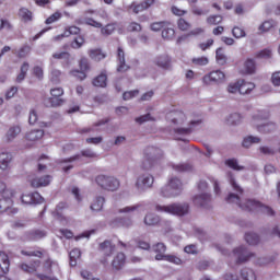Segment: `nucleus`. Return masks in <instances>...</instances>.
<instances>
[{
  "instance_id": "obj_58",
  "label": "nucleus",
  "mask_w": 280,
  "mask_h": 280,
  "mask_svg": "<svg viewBox=\"0 0 280 280\" xmlns=\"http://www.w3.org/2000/svg\"><path fill=\"white\" fill-rule=\"evenodd\" d=\"M232 34L234 38H244V36H246V32L244 31V28L237 26H234V28L232 30Z\"/></svg>"
},
{
  "instance_id": "obj_27",
  "label": "nucleus",
  "mask_w": 280,
  "mask_h": 280,
  "mask_svg": "<svg viewBox=\"0 0 280 280\" xmlns=\"http://www.w3.org/2000/svg\"><path fill=\"white\" fill-rule=\"evenodd\" d=\"M245 242H247V244H249V246H257V244H259V242H260L259 234L254 233V232L246 233Z\"/></svg>"
},
{
  "instance_id": "obj_10",
  "label": "nucleus",
  "mask_w": 280,
  "mask_h": 280,
  "mask_svg": "<svg viewBox=\"0 0 280 280\" xmlns=\"http://www.w3.org/2000/svg\"><path fill=\"white\" fill-rule=\"evenodd\" d=\"M233 255L236 257V264H244L248 261L250 257H255V254L249 252L245 246L234 248Z\"/></svg>"
},
{
  "instance_id": "obj_54",
  "label": "nucleus",
  "mask_w": 280,
  "mask_h": 280,
  "mask_svg": "<svg viewBox=\"0 0 280 280\" xmlns=\"http://www.w3.org/2000/svg\"><path fill=\"white\" fill-rule=\"evenodd\" d=\"M191 12L195 14V16H205L206 14H209V10L205 11L196 4L191 7Z\"/></svg>"
},
{
  "instance_id": "obj_23",
  "label": "nucleus",
  "mask_w": 280,
  "mask_h": 280,
  "mask_svg": "<svg viewBox=\"0 0 280 280\" xmlns=\"http://www.w3.org/2000/svg\"><path fill=\"white\" fill-rule=\"evenodd\" d=\"M63 209H69V205L65 201H61L56 206V209L52 212L56 220H65V214L62 213Z\"/></svg>"
},
{
  "instance_id": "obj_21",
  "label": "nucleus",
  "mask_w": 280,
  "mask_h": 280,
  "mask_svg": "<svg viewBox=\"0 0 280 280\" xmlns=\"http://www.w3.org/2000/svg\"><path fill=\"white\" fill-rule=\"evenodd\" d=\"M62 104H65V100L56 96L44 100V106H46V108H56L58 106H62Z\"/></svg>"
},
{
  "instance_id": "obj_2",
  "label": "nucleus",
  "mask_w": 280,
  "mask_h": 280,
  "mask_svg": "<svg viewBox=\"0 0 280 280\" xmlns=\"http://www.w3.org/2000/svg\"><path fill=\"white\" fill-rule=\"evenodd\" d=\"M162 156L163 150L156 147H148L144 149V160L141 163V168L145 172H152L159 165Z\"/></svg>"
},
{
  "instance_id": "obj_51",
  "label": "nucleus",
  "mask_w": 280,
  "mask_h": 280,
  "mask_svg": "<svg viewBox=\"0 0 280 280\" xmlns=\"http://www.w3.org/2000/svg\"><path fill=\"white\" fill-rule=\"evenodd\" d=\"M192 65H197L198 67H205L209 65V58L207 57L192 58Z\"/></svg>"
},
{
  "instance_id": "obj_60",
  "label": "nucleus",
  "mask_w": 280,
  "mask_h": 280,
  "mask_svg": "<svg viewBox=\"0 0 280 280\" xmlns=\"http://www.w3.org/2000/svg\"><path fill=\"white\" fill-rule=\"evenodd\" d=\"M59 19H62V13L55 12L46 20V25H51V23H56V21H59Z\"/></svg>"
},
{
  "instance_id": "obj_41",
  "label": "nucleus",
  "mask_w": 280,
  "mask_h": 280,
  "mask_svg": "<svg viewBox=\"0 0 280 280\" xmlns=\"http://www.w3.org/2000/svg\"><path fill=\"white\" fill-rule=\"evenodd\" d=\"M172 124H174L175 126H182V124H185V114L180 112L174 113Z\"/></svg>"
},
{
  "instance_id": "obj_3",
  "label": "nucleus",
  "mask_w": 280,
  "mask_h": 280,
  "mask_svg": "<svg viewBox=\"0 0 280 280\" xmlns=\"http://www.w3.org/2000/svg\"><path fill=\"white\" fill-rule=\"evenodd\" d=\"M154 211L158 213H170L171 215H179V218H183V215H187L189 213V203H171L168 206L156 203L154 206Z\"/></svg>"
},
{
  "instance_id": "obj_20",
  "label": "nucleus",
  "mask_w": 280,
  "mask_h": 280,
  "mask_svg": "<svg viewBox=\"0 0 280 280\" xmlns=\"http://www.w3.org/2000/svg\"><path fill=\"white\" fill-rule=\"evenodd\" d=\"M45 137L43 129L31 130L25 135L26 141H40Z\"/></svg>"
},
{
  "instance_id": "obj_35",
  "label": "nucleus",
  "mask_w": 280,
  "mask_h": 280,
  "mask_svg": "<svg viewBox=\"0 0 280 280\" xmlns=\"http://www.w3.org/2000/svg\"><path fill=\"white\" fill-rule=\"evenodd\" d=\"M155 65L162 69H170V57L162 55L155 59Z\"/></svg>"
},
{
  "instance_id": "obj_6",
  "label": "nucleus",
  "mask_w": 280,
  "mask_h": 280,
  "mask_svg": "<svg viewBox=\"0 0 280 280\" xmlns=\"http://www.w3.org/2000/svg\"><path fill=\"white\" fill-rule=\"evenodd\" d=\"M95 183L105 191H117L119 189V179L109 175H98L95 177Z\"/></svg>"
},
{
  "instance_id": "obj_15",
  "label": "nucleus",
  "mask_w": 280,
  "mask_h": 280,
  "mask_svg": "<svg viewBox=\"0 0 280 280\" xmlns=\"http://www.w3.org/2000/svg\"><path fill=\"white\" fill-rule=\"evenodd\" d=\"M98 250L105 255V257H110L115 253V245L110 241H104L98 245Z\"/></svg>"
},
{
  "instance_id": "obj_30",
  "label": "nucleus",
  "mask_w": 280,
  "mask_h": 280,
  "mask_svg": "<svg viewBox=\"0 0 280 280\" xmlns=\"http://www.w3.org/2000/svg\"><path fill=\"white\" fill-rule=\"evenodd\" d=\"M82 256V252L79 248H74L69 253L70 266L73 268L78 266V259Z\"/></svg>"
},
{
  "instance_id": "obj_22",
  "label": "nucleus",
  "mask_w": 280,
  "mask_h": 280,
  "mask_svg": "<svg viewBox=\"0 0 280 280\" xmlns=\"http://www.w3.org/2000/svg\"><path fill=\"white\" fill-rule=\"evenodd\" d=\"M112 226H124L125 229H130V226H132V219L116 218L112 221Z\"/></svg>"
},
{
  "instance_id": "obj_36",
  "label": "nucleus",
  "mask_w": 280,
  "mask_h": 280,
  "mask_svg": "<svg viewBox=\"0 0 280 280\" xmlns=\"http://www.w3.org/2000/svg\"><path fill=\"white\" fill-rule=\"evenodd\" d=\"M253 143H261V138L248 136V137L244 138L242 145H243V148H250V145Z\"/></svg>"
},
{
  "instance_id": "obj_13",
  "label": "nucleus",
  "mask_w": 280,
  "mask_h": 280,
  "mask_svg": "<svg viewBox=\"0 0 280 280\" xmlns=\"http://www.w3.org/2000/svg\"><path fill=\"white\" fill-rule=\"evenodd\" d=\"M12 153L10 152H1L0 153V170L1 172H8L10 170V165L13 161Z\"/></svg>"
},
{
  "instance_id": "obj_25",
  "label": "nucleus",
  "mask_w": 280,
  "mask_h": 280,
  "mask_svg": "<svg viewBox=\"0 0 280 280\" xmlns=\"http://www.w3.org/2000/svg\"><path fill=\"white\" fill-rule=\"evenodd\" d=\"M275 261H277V255L258 257L255 262L257 266H270Z\"/></svg>"
},
{
  "instance_id": "obj_1",
  "label": "nucleus",
  "mask_w": 280,
  "mask_h": 280,
  "mask_svg": "<svg viewBox=\"0 0 280 280\" xmlns=\"http://www.w3.org/2000/svg\"><path fill=\"white\" fill-rule=\"evenodd\" d=\"M225 202L237 205L243 211H261V213H265L266 215H275V210L265 206L261 201L256 199H245L244 202H242L240 195L235 192H230L225 198Z\"/></svg>"
},
{
  "instance_id": "obj_64",
  "label": "nucleus",
  "mask_w": 280,
  "mask_h": 280,
  "mask_svg": "<svg viewBox=\"0 0 280 280\" xmlns=\"http://www.w3.org/2000/svg\"><path fill=\"white\" fill-rule=\"evenodd\" d=\"M273 86H280V71L273 72L271 77Z\"/></svg>"
},
{
  "instance_id": "obj_40",
  "label": "nucleus",
  "mask_w": 280,
  "mask_h": 280,
  "mask_svg": "<svg viewBox=\"0 0 280 280\" xmlns=\"http://www.w3.org/2000/svg\"><path fill=\"white\" fill-rule=\"evenodd\" d=\"M225 165L228 167H230L231 170H234L236 172H242V170H244V166H241L238 163H237V160L236 159H229L225 161Z\"/></svg>"
},
{
  "instance_id": "obj_4",
  "label": "nucleus",
  "mask_w": 280,
  "mask_h": 280,
  "mask_svg": "<svg viewBox=\"0 0 280 280\" xmlns=\"http://www.w3.org/2000/svg\"><path fill=\"white\" fill-rule=\"evenodd\" d=\"M163 198H177L183 194V180L178 177H172L168 183L161 188L160 191Z\"/></svg>"
},
{
  "instance_id": "obj_19",
  "label": "nucleus",
  "mask_w": 280,
  "mask_h": 280,
  "mask_svg": "<svg viewBox=\"0 0 280 280\" xmlns=\"http://www.w3.org/2000/svg\"><path fill=\"white\" fill-rule=\"evenodd\" d=\"M112 266L115 270H121L124 266H126V254L124 253H118L113 262Z\"/></svg>"
},
{
  "instance_id": "obj_59",
  "label": "nucleus",
  "mask_w": 280,
  "mask_h": 280,
  "mask_svg": "<svg viewBox=\"0 0 280 280\" xmlns=\"http://www.w3.org/2000/svg\"><path fill=\"white\" fill-rule=\"evenodd\" d=\"M82 45H84V37L79 36V37H75L74 40L71 43V48L80 49V47H82Z\"/></svg>"
},
{
  "instance_id": "obj_8",
  "label": "nucleus",
  "mask_w": 280,
  "mask_h": 280,
  "mask_svg": "<svg viewBox=\"0 0 280 280\" xmlns=\"http://www.w3.org/2000/svg\"><path fill=\"white\" fill-rule=\"evenodd\" d=\"M153 186H154V175L150 173H144V174H140L137 177L136 187L138 191H140L141 194H143V191H148V189H152Z\"/></svg>"
},
{
  "instance_id": "obj_17",
  "label": "nucleus",
  "mask_w": 280,
  "mask_h": 280,
  "mask_svg": "<svg viewBox=\"0 0 280 280\" xmlns=\"http://www.w3.org/2000/svg\"><path fill=\"white\" fill-rule=\"evenodd\" d=\"M51 183V175H46L43 177H37L32 179L31 185L32 187L38 188V187H47Z\"/></svg>"
},
{
  "instance_id": "obj_18",
  "label": "nucleus",
  "mask_w": 280,
  "mask_h": 280,
  "mask_svg": "<svg viewBox=\"0 0 280 280\" xmlns=\"http://www.w3.org/2000/svg\"><path fill=\"white\" fill-rule=\"evenodd\" d=\"M0 269L3 275H8L10 272V257L5 252H0Z\"/></svg>"
},
{
  "instance_id": "obj_62",
  "label": "nucleus",
  "mask_w": 280,
  "mask_h": 280,
  "mask_svg": "<svg viewBox=\"0 0 280 280\" xmlns=\"http://www.w3.org/2000/svg\"><path fill=\"white\" fill-rule=\"evenodd\" d=\"M222 21V16L221 15H210L207 19V23L209 25H219V23Z\"/></svg>"
},
{
  "instance_id": "obj_29",
  "label": "nucleus",
  "mask_w": 280,
  "mask_h": 280,
  "mask_svg": "<svg viewBox=\"0 0 280 280\" xmlns=\"http://www.w3.org/2000/svg\"><path fill=\"white\" fill-rule=\"evenodd\" d=\"M242 119H244V117L241 116V114L233 113L228 117L226 122L229 126H240V124H242Z\"/></svg>"
},
{
  "instance_id": "obj_31",
  "label": "nucleus",
  "mask_w": 280,
  "mask_h": 280,
  "mask_svg": "<svg viewBox=\"0 0 280 280\" xmlns=\"http://www.w3.org/2000/svg\"><path fill=\"white\" fill-rule=\"evenodd\" d=\"M241 279L243 280H257V277L255 276V271L250 268H243L240 272Z\"/></svg>"
},
{
  "instance_id": "obj_14",
  "label": "nucleus",
  "mask_w": 280,
  "mask_h": 280,
  "mask_svg": "<svg viewBox=\"0 0 280 280\" xmlns=\"http://www.w3.org/2000/svg\"><path fill=\"white\" fill-rule=\"evenodd\" d=\"M117 58L119 62V66L117 68L118 73H125V71H128L130 67L126 65V52H124V49L121 47H118Z\"/></svg>"
},
{
  "instance_id": "obj_11",
  "label": "nucleus",
  "mask_w": 280,
  "mask_h": 280,
  "mask_svg": "<svg viewBox=\"0 0 280 280\" xmlns=\"http://www.w3.org/2000/svg\"><path fill=\"white\" fill-rule=\"evenodd\" d=\"M194 205L201 207V209H211V194L206 192L201 195H196L192 198Z\"/></svg>"
},
{
  "instance_id": "obj_24",
  "label": "nucleus",
  "mask_w": 280,
  "mask_h": 280,
  "mask_svg": "<svg viewBox=\"0 0 280 280\" xmlns=\"http://www.w3.org/2000/svg\"><path fill=\"white\" fill-rule=\"evenodd\" d=\"M143 222L147 226H156V224L161 222V217L155 213H148L145 214Z\"/></svg>"
},
{
  "instance_id": "obj_52",
  "label": "nucleus",
  "mask_w": 280,
  "mask_h": 280,
  "mask_svg": "<svg viewBox=\"0 0 280 280\" xmlns=\"http://www.w3.org/2000/svg\"><path fill=\"white\" fill-rule=\"evenodd\" d=\"M276 23L273 20L265 21L260 26L259 30L261 32H269L271 27H275Z\"/></svg>"
},
{
  "instance_id": "obj_44",
  "label": "nucleus",
  "mask_w": 280,
  "mask_h": 280,
  "mask_svg": "<svg viewBox=\"0 0 280 280\" xmlns=\"http://www.w3.org/2000/svg\"><path fill=\"white\" fill-rule=\"evenodd\" d=\"M245 71L246 73L253 74L255 73L256 69H257V65L255 63L254 59H247L245 61Z\"/></svg>"
},
{
  "instance_id": "obj_42",
  "label": "nucleus",
  "mask_w": 280,
  "mask_h": 280,
  "mask_svg": "<svg viewBox=\"0 0 280 280\" xmlns=\"http://www.w3.org/2000/svg\"><path fill=\"white\" fill-rule=\"evenodd\" d=\"M45 250H21V255H24L25 257H38L39 259H42Z\"/></svg>"
},
{
  "instance_id": "obj_39",
  "label": "nucleus",
  "mask_w": 280,
  "mask_h": 280,
  "mask_svg": "<svg viewBox=\"0 0 280 280\" xmlns=\"http://www.w3.org/2000/svg\"><path fill=\"white\" fill-rule=\"evenodd\" d=\"M27 71H30V63L28 62H24L21 67V72L20 74L16 77V82L19 84H21V82H23V80H25V75H27Z\"/></svg>"
},
{
  "instance_id": "obj_12",
  "label": "nucleus",
  "mask_w": 280,
  "mask_h": 280,
  "mask_svg": "<svg viewBox=\"0 0 280 280\" xmlns=\"http://www.w3.org/2000/svg\"><path fill=\"white\" fill-rule=\"evenodd\" d=\"M21 200L23 205H42V202H45V198L38 192L22 195Z\"/></svg>"
},
{
  "instance_id": "obj_33",
  "label": "nucleus",
  "mask_w": 280,
  "mask_h": 280,
  "mask_svg": "<svg viewBox=\"0 0 280 280\" xmlns=\"http://www.w3.org/2000/svg\"><path fill=\"white\" fill-rule=\"evenodd\" d=\"M172 170L174 172L183 173V172H191V165L189 163H178V164H171Z\"/></svg>"
},
{
  "instance_id": "obj_32",
  "label": "nucleus",
  "mask_w": 280,
  "mask_h": 280,
  "mask_svg": "<svg viewBox=\"0 0 280 280\" xmlns=\"http://www.w3.org/2000/svg\"><path fill=\"white\" fill-rule=\"evenodd\" d=\"M89 56L92 60L100 62V60H104L106 58V54L102 51V49H91L89 51Z\"/></svg>"
},
{
  "instance_id": "obj_38",
  "label": "nucleus",
  "mask_w": 280,
  "mask_h": 280,
  "mask_svg": "<svg viewBox=\"0 0 280 280\" xmlns=\"http://www.w3.org/2000/svg\"><path fill=\"white\" fill-rule=\"evenodd\" d=\"M254 89H255V83H244V81H241V89H240L241 95H248Z\"/></svg>"
},
{
  "instance_id": "obj_55",
  "label": "nucleus",
  "mask_w": 280,
  "mask_h": 280,
  "mask_svg": "<svg viewBox=\"0 0 280 280\" xmlns=\"http://www.w3.org/2000/svg\"><path fill=\"white\" fill-rule=\"evenodd\" d=\"M115 32V25L114 24H107L105 27L101 28V34L103 36H110Z\"/></svg>"
},
{
  "instance_id": "obj_63",
  "label": "nucleus",
  "mask_w": 280,
  "mask_h": 280,
  "mask_svg": "<svg viewBox=\"0 0 280 280\" xmlns=\"http://www.w3.org/2000/svg\"><path fill=\"white\" fill-rule=\"evenodd\" d=\"M137 95H139V90L128 91L122 94V100H132V97H137Z\"/></svg>"
},
{
  "instance_id": "obj_46",
  "label": "nucleus",
  "mask_w": 280,
  "mask_h": 280,
  "mask_svg": "<svg viewBox=\"0 0 280 280\" xmlns=\"http://www.w3.org/2000/svg\"><path fill=\"white\" fill-rule=\"evenodd\" d=\"M215 54H217V62H218V65L223 67V65H225L226 60H228L226 55H224L222 48H218Z\"/></svg>"
},
{
  "instance_id": "obj_9",
  "label": "nucleus",
  "mask_w": 280,
  "mask_h": 280,
  "mask_svg": "<svg viewBox=\"0 0 280 280\" xmlns=\"http://www.w3.org/2000/svg\"><path fill=\"white\" fill-rule=\"evenodd\" d=\"M226 79V75L222 70H214L211 71L209 74H206L202 78L203 84H207L208 86L211 84H222L224 80Z\"/></svg>"
},
{
  "instance_id": "obj_50",
  "label": "nucleus",
  "mask_w": 280,
  "mask_h": 280,
  "mask_svg": "<svg viewBox=\"0 0 280 280\" xmlns=\"http://www.w3.org/2000/svg\"><path fill=\"white\" fill-rule=\"evenodd\" d=\"M242 89V81H237L236 83H230L228 85V92L229 93H240V90Z\"/></svg>"
},
{
  "instance_id": "obj_56",
  "label": "nucleus",
  "mask_w": 280,
  "mask_h": 280,
  "mask_svg": "<svg viewBox=\"0 0 280 280\" xmlns=\"http://www.w3.org/2000/svg\"><path fill=\"white\" fill-rule=\"evenodd\" d=\"M176 31L174 28H164L162 31V38H165L166 40L172 39L173 36H175Z\"/></svg>"
},
{
  "instance_id": "obj_26",
  "label": "nucleus",
  "mask_w": 280,
  "mask_h": 280,
  "mask_svg": "<svg viewBox=\"0 0 280 280\" xmlns=\"http://www.w3.org/2000/svg\"><path fill=\"white\" fill-rule=\"evenodd\" d=\"M104 202H106V199L103 196H97L90 206L91 211H102Z\"/></svg>"
},
{
  "instance_id": "obj_16",
  "label": "nucleus",
  "mask_w": 280,
  "mask_h": 280,
  "mask_svg": "<svg viewBox=\"0 0 280 280\" xmlns=\"http://www.w3.org/2000/svg\"><path fill=\"white\" fill-rule=\"evenodd\" d=\"M21 135V126H12L5 133L7 143H12Z\"/></svg>"
},
{
  "instance_id": "obj_34",
  "label": "nucleus",
  "mask_w": 280,
  "mask_h": 280,
  "mask_svg": "<svg viewBox=\"0 0 280 280\" xmlns=\"http://www.w3.org/2000/svg\"><path fill=\"white\" fill-rule=\"evenodd\" d=\"M203 33H205L203 28H200V27L194 28L187 35L178 37L177 45H180V43H183V40H185L186 38H189V36H200V34H203Z\"/></svg>"
},
{
  "instance_id": "obj_5",
  "label": "nucleus",
  "mask_w": 280,
  "mask_h": 280,
  "mask_svg": "<svg viewBox=\"0 0 280 280\" xmlns=\"http://www.w3.org/2000/svg\"><path fill=\"white\" fill-rule=\"evenodd\" d=\"M153 253H155L156 261H168L170 264H175V266H180L183 264V259H180L176 255H165L167 250V246L164 243H158L152 246Z\"/></svg>"
},
{
  "instance_id": "obj_61",
  "label": "nucleus",
  "mask_w": 280,
  "mask_h": 280,
  "mask_svg": "<svg viewBox=\"0 0 280 280\" xmlns=\"http://www.w3.org/2000/svg\"><path fill=\"white\" fill-rule=\"evenodd\" d=\"M70 75H73L74 78H77L78 80H80L81 82L83 80H86V73H84V71H80V70H72L70 71Z\"/></svg>"
},
{
  "instance_id": "obj_7",
  "label": "nucleus",
  "mask_w": 280,
  "mask_h": 280,
  "mask_svg": "<svg viewBox=\"0 0 280 280\" xmlns=\"http://www.w3.org/2000/svg\"><path fill=\"white\" fill-rule=\"evenodd\" d=\"M264 119V116L261 113L255 114L253 116L252 124L253 126H256L258 132H261L262 135H270V132H276L277 130V124L269 121L267 124L258 125L257 121H261Z\"/></svg>"
},
{
  "instance_id": "obj_48",
  "label": "nucleus",
  "mask_w": 280,
  "mask_h": 280,
  "mask_svg": "<svg viewBox=\"0 0 280 280\" xmlns=\"http://www.w3.org/2000/svg\"><path fill=\"white\" fill-rule=\"evenodd\" d=\"M135 121L137 122V124H145V121H156V119L154 118V117H152V115L151 114H145V115H142V116H140V117H137L136 119H135Z\"/></svg>"
},
{
  "instance_id": "obj_47",
  "label": "nucleus",
  "mask_w": 280,
  "mask_h": 280,
  "mask_svg": "<svg viewBox=\"0 0 280 280\" xmlns=\"http://www.w3.org/2000/svg\"><path fill=\"white\" fill-rule=\"evenodd\" d=\"M62 75V72L58 69H54L51 71L50 82L52 84H60V77Z\"/></svg>"
},
{
  "instance_id": "obj_49",
  "label": "nucleus",
  "mask_w": 280,
  "mask_h": 280,
  "mask_svg": "<svg viewBox=\"0 0 280 280\" xmlns=\"http://www.w3.org/2000/svg\"><path fill=\"white\" fill-rule=\"evenodd\" d=\"M177 25L182 32L191 30V23L187 22L185 19H179Z\"/></svg>"
},
{
  "instance_id": "obj_53",
  "label": "nucleus",
  "mask_w": 280,
  "mask_h": 280,
  "mask_svg": "<svg viewBox=\"0 0 280 280\" xmlns=\"http://www.w3.org/2000/svg\"><path fill=\"white\" fill-rule=\"evenodd\" d=\"M79 67L81 71H89L91 69V63H89V59L86 57L81 58L79 61Z\"/></svg>"
},
{
  "instance_id": "obj_28",
  "label": "nucleus",
  "mask_w": 280,
  "mask_h": 280,
  "mask_svg": "<svg viewBox=\"0 0 280 280\" xmlns=\"http://www.w3.org/2000/svg\"><path fill=\"white\" fill-rule=\"evenodd\" d=\"M108 80V77L106 73H101L96 78L93 79L92 84L93 86H98L101 89H104L106 86V82Z\"/></svg>"
},
{
  "instance_id": "obj_57",
  "label": "nucleus",
  "mask_w": 280,
  "mask_h": 280,
  "mask_svg": "<svg viewBox=\"0 0 280 280\" xmlns=\"http://www.w3.org/2000/svg\"><path fill=\"white\" fill-rule=\"evenodd\" d=\"M30 51H32V47H30V45H24L18 51V58H25L30 54Z\"/></svg>"
},
{
  "instance_id": "obj_45",
  "label": "nucleus",
  "mask_w": 280,
  "mask_h": 280,
  "mask_svg": "<svg viewBox=\"0 0 280 280\" xmlns=\"http://www.w3.org/2000/svg\"><path fill=\"white\" fill-rule=\"evenodd\" d=\"M5 202L7 201L4 199H0V213H3L4 211H7V213H11V214L19 212V209H16V208L7 207Z\"/></svg>"
},
{
  "instance_id": "obj_43",
  "label": "nucleus",
  "mask_w": 280,
  "mask_h": 280,
  "mask_svg": "<svg viewBox=\"0 0 280 280\" xmlns=\"http://www.w3.org/2000/svg\"><path fill=\"white\" fill-rule=\"evenodd\" d=\"M19 16L22 19V21H32V11H30L27 8H21L19 11Z\"/></svg>"
},
{
  "instance_id": "obj_37",
  "label": "nucleus",
  "mask_w": 280,
  "mask_h": 280,
  "mask_svg": "<svg viewBox=\"0 0 280 280\" xmlns=\"http://www.w3.org/2000/svg\"><path fill=\"white\" fill-rule=\"evenodd\" d=\"M255 58H258L260 60H270V58H272V50L265 48L260 51H257L255 54Z\"/></svg>"
}]
</instances>
